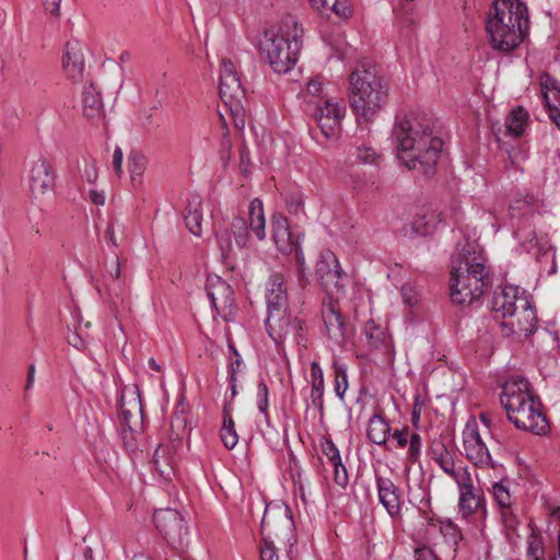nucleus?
<instances>
[{
  "instance_id": "nucleus-48",
  "label": "nucleus",
  "mask_w": 560,
  "mask_h": 560,
  "mask_svg": "<svg viewBox=\"0 0 560 560\" xmlns=\"http://www.w3.org/2000/svg\"><path fill=\"white\" fill-rule=\"evenodd\" d=\"M492 492L500 510L512 506L511 494L502 482H495L492 487Z\"/></svg>"
},
{
  "instance_id": "nucleus-30",
  "label": "nucleus",
  "mask_w": 560,
  "mask_h": 560,
  "mask_svg": "<svg viewBox=\"0 0 560 560\" xmlns=\"http://www.w3.org/2000/svg\"><path fill=\"white\" fill-rule=\"evenodd\" d=\"M119 408L122 418V429H131V418L135 416V412L142 411L139 393L137 390L130 392L128 399V395L122 392L119 400Z\"/></svg>"
},
{
  "instance_id": "nucleus-14",
  "label": "nucleus",
  "mask_w": 560,
  "mask_h": 560,
  "mask_svg": "<svg viewBox=\"0 0 560 560\" xmlns=\"http://www.w3.org/2000/svg\"><path fill=\"white\" fill-rule=\"evenodd\" d=\"M536 308L529 298L521 299L520 305L503 318L502 325L510 328L512 334L529 336L536 329Z\"/></svg>"
},
{
  "instance_id": "nucleus-33",
  "label": "nucleus",
  "mask_w": 560,
  "mask_h": 560,
  "mask_svg": "<svg viewBox=\"0 0 560 560\" xmlns=\"http://www.w3.org/2000/svg\"><path fill=\"white\" fill-rule=\"evenodd\" d=\"M390 433V427L385 418L378 413L373 415L366 428L368 439L377 445H383L386 443Z\"/></svg>"
},
{
  "instance_id": "nucleus-7",
  "label": "nucleus",
  "mask_w": 560,
  "mask_h": 560,
  "mask_svg": "<svg viewBox=\"0 0 560 560\" xmlns=\"http://www.w3.org/2000/svg\"><path fill=\"white\" fill-rule=\"evenodd\" d=\"M265 324L268 335L277 345H281L291 337L295 343L306 347L305 322L293 317L288 310L268 314Z\"/></svg>"
},
{
  "instance_id": "nucleus-3",
  "label": "nucleus",
  "mask_w": 560,
  "mask_h": 560,
  "mask_svg": "<svg viewBox=\"0 0 560 560\" xmlns=\"http://www.w3.org/2000/svg\"><path fill=\"white\" fill-rule=\"evenodd\" d=\"M529 31L527 7L520 0H493L486 19V32L491 47L511 52L526 38Z\"/></svg>"
},
{
  "instance_id": "nucleus-31",
  "label": "nucleus",
  "mask_w": 560,
  "mask_h": 560,
  "mask_svg": "<svg viewBox=\"0 0 560 560\" xmlns=\"http://www.w3.org/2000/svg\"><path fill=\"white\" fill-rule=\"evenodd\" d=\"M188 432L185 407L183 404H179L170 423V440L173 444V448L182 444L183 439Z\"/></svg>"
},
{
  "instance_id": "nucleus-42",
  "label": "nucleus",
  "mask_w": 560,
  "mask_h": 560,
  "mask_svg": "<svg viewBox=\"0 0 560 560\" xmlns=\"http://www.w3.org/2000/svg\"><path fill=\"white\" fill-rule=\"evenodd\" d=\"M501 521L505 530V535L509 540H512L514 537H518L517 528L520 525V521L517 515L514 513L512 506L508 509L500 510Z\"/></svg>"
},
{
  "instance_id": "nucleus-59",
  "label": "nucleus",
  "mask_w": 560,
  "mask_h": 560,
  "mask_svg": "<svg viewBox=\"0 0 560 560\" xmlns=\"http://www.w3.org/2000/svg\"><path fill=\"white\" fill-rule=\"evenodd\" d=\"M303 206L304 203L301 195L293 194L287 199V209L292 214H298L302 211Z\"/></svg>"
},
{
  "instance_id": "nucleus-46",
  "label": "nucleus",
  "mask_w": 560,
  "mask_h": 560,
  "mask_svg": "<svg viewBox=\"0 0 560 560\" xmlns=\"http://www.w3.org/2000/svg\"><path fill=\"white\" fill-rule=\"evenodd\" d=\"M319 445H320L322 453L327 457V459L329 460V463L331 465L340 464L341 456H340L339 450L337 448L335 443L331 441V439H329L327 436H322Z\"/></svg>"
},
{
  "instance_id": "nucleus-25",
  "label": "nucleus",
  "mask_w": 560,
  "mask_h": 560,
  "mask_svg": "<svg viewBox=\"0 0 560 560\" xmlns=\"http://www.w3.org/2000/svg\"><path fill=\"white\" fill-rule=\"evenodd\" d=\"M82 110L86 119L98 122L104 118V104L101 92L90 83L82 92Z\"/></svg>"
},
{
  "instance_id": "nucleus-26",
  "label": "nucleus",
  "mask_w": 560,
  "mask_h": 560,
  "mask_svg": "<svg viewBox=\"0 0 560 560\" xmlns=\"http://www.w3.org/2000/svg\"><path fill=\"white\" fill-rule=\"evenodd\" d=\"M541 88L544 104L549 118L560 129V82L551 77H547V81L542 83Z\"/></svg>"
},
{
  "instance_id": "nucleus-35",
  "label": "nucleus",
  "mask_w": 560,
  "mask_h": 560,
  "mask_svg": "<svg viewBox=\"0 0 560 560\" xmlns=\"http://www.w3.org/2000/svg\"><path fill=\"white\" fill-rule=\"evenodd\" d=\"M331 368L334 370V392L341 400L345 398L346 390L348 389V375L347 365L334 360Z\"/></svg>"
},
{
  "instance_id": "nucleus-36",
  "label": "nucleus",
  "mask_w": 560,
  "mask_h": 560,
  "mask_svg": "<svg viewBox=\"0 0 560 560\" xmlns=\"http://www.w3.org/2000/svg\"><path fill=\"white\" fill-rule=\"evenodd\" d=\"M342 118L343 117H339L337 115L329 117L323 115L314 116V119L316 120L317 126L325 139H330L338 133Z\"/></svg>"
},
{
  "instance_id": "nucleus-1",
  "label": "nucleus",
  "mask_w": 560,
  "mask_h": 560,
  "mask_svg": "<svg viewBox=\"0 0 560 560\" xmlns=\"http://www.w3.org/2000/svg\"><path fill=\"white\" fill-rule=\"evenodd\" d=\"M398 159L409 170L430 177L441 156L443 141L433 133V119L420 112H410L399 119L393 130Z\"/></svg>"
},
{
  "instance_id": "nucleus-6",
  "label": "nucleus",
  "mask_w": 560,
  "mask_h": 560,
  "mask_svg": "<svg viewBox=\"0 0 560 560\" xmlns=\"http://www.w3.org/2000/svg\"><path fill=\"white\" fill-rule=\"evenodd\" d=\"M302 34L303 28L298 25V22L291 15L282 19L277 33H265L261 51L266 54L275 72L287 73L294 67L302 47Z\"/></svg>"
},
{
  "instance_id": "nucleus-22",
  "label": "nucleus",
  "mask_w": 560,
  "mask_h": 560,
  "mask_svg": "<svg viewBox=\"0 0 560 560\" xmlns=\"http://www.w3.org/2000/svg\"><path fill=\"white\" fill-rule=\"evenodd\" d=\"M441 222V213L423 210L422 213L416 215L410 224L404 226V232L409 236H427L432 234Z\"/></svg>"
},
{
  "instance_id": "nucleus-37",
  "label": "nucleus",
  "mask_w": 560,
  "mask_h": 560,
  "mask_svg": "<svg viewBox=\"0 0 560 560\" xmlns=\"http://www.w3.org/2000/svg\"><path fill=\"white\" fill-rule=\"evenodd\" d=\"M440 530L445 541L454 548V552L457 551L458 544L463 540V534L460 528L451 520L440 522Z\"/></svg>"
},
{
  "instance_id": "nucleus-54",
  "label": "nucleus",
  "mask_w": 560,
  "mask_h": 560,
  "mask_svg": "<svg viewBox=\"0 0 560 560\" xmlns=\"http://www.w3.org/2000/svg\"><path fill=\"white\" fill-rule=\"evenodd\" d=\"M221 440L228 450H232L238 442L235 429H221Z\"/></svg>"
},
{
  "instance_id": "nucleus-58",
  "label": "nucleus",
  "mask_w": 560,
  "mask_h": 560,
  "mask_svg": "<svg viewBox=\"0 0 560 560\" xmlns=\"http://www.w3.org/2000/svg\"><path fill=\"white\" fill-rule=\"evenodd\" d=\"M116 225H118L119 228H122V224H118L117 221H110L108 223V226H107V229L105 231V234H104L105 242L108 245H112L113 247H118L119 246L118 240H117L116 234H115Z\"/></svg>"
},
{
  "instance_id": "nucleus-64",
  "label": "nucleus",
  "mask_w": 560,
  "mask_h": 560,
  "mask_svg": "<svg viewBox=\"0 0 560 560\" xmlns=\"http://www.w3.org/2000/svg\"><path fill=\"white\" fill-rule=\"evenodd\" d=\"M415 558L416 560H440L435 552L427 546L417 548L415 551Z\"/></svg>"
},
{
  "instance_id": "nucleus-10",
  "label": "nucleus",
  "mask_w": 560,
  "mask_h": 560,
  "mask_svg": "<svg viewBox=\"0 0 560 560\" xmlns=\"http://www.w3.org/2000/svg\"><path fill=\"white\" fill-rule=\"evenodd\" d=\"M219 93L223 103L229 106L232 115H237L242 112V100L245 98V89L242 86L235 65L229 59L222 60Z\"/></svg>"
},
{
  "instance_id": "nucleus-24",
  "label": "nucleus",
  "mask_w": 560,
  "mask_h": 560,
  "mask_svg": "<svg viewBox=\"0 0 560 560\" xmlns=\"http://www.w3.org/2000/svg\"><path fill=\"white\" fill-rule=\"evenodd\" d=\"M527 121V112L522 106H518L510 112L503 126L493 127V133L499 141L502 135L518 138L523 135Z\"/></svg>"
},
{
  "instance_id": "nucleus-34",
  "label": "nucleus",
  "mask_w": 560,
  "mask_h": 560,
  "mask_svg": "<svg viewBox=\"0 0 560 560\" xmlns=\"http://www.w3.org/2000/svg\"><path fill=\"white\" fill-rule=\"evenodd\" d=\"M258 505H265L264 515L260 523V533L262 535L264 545L260 547V559L261 560H278V555L273 544L266 539L265 532L269 526L268 515L270 513V504L265 503L264 500H258Z\"/></svg>"
},
{
  "instance_id": "nucleus-5",
  "label": "nucleus",
  "mask_w": 560,
  "mask_h": 560,
  "mask_svg": "<svg viewBox=\"0 0 560 560\" xmlns=\"http://www.w3.org/2000/svg\"><path fill=\"white\" fill-rule=\"evenodd\" d=\"M349 103L357 119L371 121L386 104L388 85L373 66L355 68L349 78Z\"/></svg>"
},
{
  "instance_id": "nucleus-20",
  "label": "nucleus",
  "mask_w": 560,
  "mask_h": 560,
  "mask_svg": "<svg viewBox=\"0 0 560 560\" xmlns=\"http://www.w3.org/2000/svg\"><path fill=\"white\" fill-rule=\"evenodd\" d=\"M62 67L67 78L73 83H78L83 80L84 57L82 48L78 42H67L62 57Z\"/></svg>"
},
{
  "instance_id": "nucleus-47",
  "label": "nucleus",
  "mask_w": 560,
  "mask_h": 560,
  "mask_svg": "<svg viewBox=\"0 0 560 560\" xmlns=\"http://www.w3.org/2000/svg\"><path fill=\"white\" fill-rule=\"evenodd\" d=\"M407 445H409L407 451V460L411 464L419 463L422 448L421 436L418 433H411Z\"/></svg>"
},
{
  "instance_id": "nucleus-4",
  "label": "nucleus",
  "mask_w": 560,
  "mask_h": 560,
  "mask_svg": "<svg viewBox=\"0 0 560 560\" xmlns=\"http://www.w3.org/2000/svg\"><path fill=\"white\" fill-rule=\"evenodd\" d=\"M500 402L515 428L537 435L548 432L549 424L541 402L526 378L513 376L508 380L502 386Z\"/></svg>"
},
{
  "instance_id": "nucleus-41",
  "label": "nucleus",
  "mask_w": 560,
  "mask_h": 560,
  "mask_svg": "<svg viewBox=\"0 0 560 560\" xmlns=\"http://www.w3.org/2000/svg\"><path fill=\"white\" fill-rule=\"evenodd\" d=\"M451 477L457 485L458 491L471 490L476 487L474 486V479L467 466H460L456 468V465L453 467V472L446 474Z\"/></svg>"
},
{
  "instance_id": "nucleus-9",
  "label": "nucleus",
  "mask_w": 560,
  "mask_h": 560,
  "mask_svg": "<svg viewBox=\"0 0 560 560\" xmlns=\"http://www.w3.org/2000/svg\"><path fill=\"white\" fill-rule=\"evenodd\" d=\"M265 224L262 201L256 198L252 200L248 206V222L242 217H236L231 223V233L234 236L236 245L242 248L248 245L249 231H252L259 241L265 240Z\"/></svg>"
},
{
  "instance_id": "nucleus-21",
  "label": "nucleus",
  "mask_w": 560,
  "mask_h": 560,
  "mask_svg": "<svg viewBox=\"0 0 560 560\" xmlns=\"http://www.w3.org/2000/svg\"><path fill=\"white\" fill-rule=\"evenodd\" d=\"M458 511L465 518H469L471 516L485 518L487 515V508L482 489L475 488L459 492Z\"/></svg>"
},
{
  "instance_id": "nucleus-63",
  "label": "nucleus",
  "mask_w": 560,
  "mask_h": 560,
  "mask_svg": "<svg viewBox=\"0 0 560 560\" xmlns=\"http://www.w3.org/2000/svg\"><path fill=\"white\" fill-rule=\"evenodd\" d=\"M106 273L114 280L118 281L121 278V264L119 257L116 256L114 262L105 266Z\"/></svg>"
},
{
  "instance_id": "nucleus-62",
  "label": "nucleus",
  "mask_w": 560,
  "mask_h": 560,
  "mask_svg": "<svg viewBox=\"0 0 560 560\" xmlns=\"http://www.w3.org/2000/svg\"><path fill=\"white\" fill-rule=\"evenodd\" d=\"M410 430L408 427H405L401 430H395L392 434L393 439L396 440L397 446L404 448L407 446L408 441L410 439Z\"/></svg>"
},
{
  "instance_id": "nucleus-57",
  "label": "nucleus",
  "mask_w": 560,
  "mask_h": 560,
  "mask_svg": "<svg viewBox=\"0 0 560 560\" xmlns=\"http://www.w3.org/2000/svg\"><path fill=\"white\" fill-rule=\"evenodd\" d=\"M168 454H170V448L165 447L163 445H159L154 452V455H153L154 464L156 466V469L161 470L162 474H164V471L162 470L161 459H163V462H165V464L168 465Z\"/></svg>"
},
{
  "instance_id": "nucleus-13",
  "label": "nucleus",
  "mask_w": 560,
  "mask_h": 560,
  "mask_svg": "<svg viewBox=\"0 0 560 560\" xmlns=\"http://www.w3.org/2000/svg\"><path fill=\"white\" fill-rule=\"evenodd\" d=\"M322 318L327 336L337 345H342L352 335V329L346 324L337 302L330 298L323 301Z\"/></svg>"
},
{
  "instance_id": "nucleus-2",
  "label": "nucleus",
  "mask_w": 560,
  "mask_h": 560,
  "mask_svg": "<svg viewBox=\"0 0 560 560\" xmlns=\"http://www.w3.org/2000/svg\"><path fill=\"white\" fill-rule=\"evenodd\" d=\"M483 249L472 242L458 244L452 255L450 295L454 304L469 306L491 285Z\"/></svg>"
},
{
  "instance_id": "nucleus-23",
  "label": "nucleus",
  "mask_w": 560,
  "mask_h": 560,
  "mask_svg": "<svg viewBox=\"0 0 560 560\" xmlns=\"http://www.w3.org/2000/svg\"><path fill=\"white\" fill-rule=\"evenodd\" d=\"M272 240L279 252L292 255V245L299 240L294 237L289 228L287 218L281 214L273 215L271 220Z\"/></svg>"
},
{
  "instance_id": "nucleus-18",
  "label": "nucleus",
  "mask_w": 560,
  "mask_h": 560,
  "mask_svg": "<svg viewBox=\"0 0 560 560\" xmlns=\"http://www.w3.org/2000/svg\"><path fill=\"white\" fill-rule=\"evenodd\" d=\"M527 298L524 290L521 291L518 287L508 284L493 292L490 307L497 318L501 317L503 319L516 310L521 299Z\"/></svg>"
},
{
  "instance_id": "nucleus-39",
  "label": "nucleus",
  "mask_w": 560,
  "mask_h": 560,
  "mask_svg": "<svg viewBox=\"0 0 560 560\" xmlns=\"http://www.w3.org/2000/svg\"><path fill=\"white\" fill-rule=\"evenodd\" d=\"M350 159L352 163L375 164L380 155L371 145L362 143L355 145L354 150L350 152Z\"/></svg>"
},
{
  "instance_id": "nucleus-27",
  "label": "nucleus",
  "mask_w": 560,
  "mask_h": 560,
  "mask_svg": "<svg viewBox=\"0 0 560 560\" xmlns=\"http://www.w3.org/2000/svg\"><path fill=\"white\" fill-rule=\"evenodd\" d=\"M311 400L314 407L319 411V415L324 413V392H325V380L324 372L319 363L313 361L311 363Z\"/></svg>"
},
{
  "instance_id": "nucleus-17",
  "label": "nucleus",
  "mask_w": 560,
  "mask_h": 560,
  "mask_svg": "<svg viewBox=\"0 0 560 560\" xmlns=\"http://www.w3.org/2000/svg\"><path fill=\"white\" fill-rule=\"evenodd\" d=\"M56 170L45 158L35 161L30 170V189L33 195L42 196L52 190L56 185Z\"/></svg>"
},
{
  "instance_id": "nucleus-60",
  "label": "nucleus",
  "mask_w": 560,
  "mask_h": 560,
  "mask_svg": "<svg viewBox=\"0 0 560 560\" xmlns=\"http://www.w3.org/2000/svg\"><path fill=\"white\" fill-rule=\"evenodd\" d=\"M400 293L405 304L413 306L417 303V292L410 284H404L400 289Z\"/></svg>"
},
{
  "instance_id": "nucleus-53",
  "label": "nucleus",
  "mask_w": 560,
  "mask_h": 560,
  "mask_svg": "<svg viewBox=\"0 0 560 560\" xmlns=\"http://www.w3.org/2000/svg\"><path fill=\"white\" fill-rule=\"evenodd\" d=\"M44 12L58 20L60 18V3L61 0H40Z\"/></svg>"
},
{
  "instance_id": "nucleus-11",
  "label": "nucleus",
  "mask_w": 560,
  "mask_h": 560,
  "mask_svg": "<svg viewBox=\"0 0 560 560\" xmlns=\"http://www.w3.org/2000/svg\"><path fill=\"white\" fill-rule=\"evenodd\" d=\"M206 291L212 307L224 320H229L235 315L234 291L225 280L219 276H209Z\"/></svg>"
},
{
  "instance_id": "nucleus-50",
  "label": "nucleus",
  "mask_w": 560,
  "mask_h": 560,
  "mask_svg": "<svg viewBox=\"0 0 560 560\" xmlns=\"http://www.w3.org/2000/svg\"><path fill=\"white\" fill-rule=\"evenodd\" d=\"M332 467H334V481L336 482V485H338L342 489H346V487L349 483V475H348L347 468L342 464V460L338 465L334 464Z\"/></svg>"
},
{
  "instance_id": "nucleus-29",
  "label": "nucleus",
  "mask_w": 560,
  "mask_h": 560,
  "mask_svg": "<svg viewBox=\"0 0 560 560\" xmlns=\"http://www.w3.org/2000/svg\"><path fill=\"white\" fill-rule=\"evenodd\" d=\"M184 221L189 232L196 236H200L202 233V211H201V198L199 196H192L188 200L184 212Z\"/></svg>"
},
{
  "instance_id": "nucleus-45",
  "label": "nucleus",
  "mask_w": 560,
  "mask_h": 560,
  "mask_svg": "<svg viewBox=\"0 0 560 560\" xmlns=\"http://www.w3.org/2000/svg\"><path fill=\"white\" fill-rule=\"evenodd\" d=\"M527 557L529 560H545V548L542 538L532 534L528 539Z\"/></svg>"
},
{
  "instance_id": "nucleus-44",
  "label": "nucleus",
  "mask_w": 560,
  "mask_h": 560,
  "mask_svg": "<svg viewBox=\"0 0 560 560\" xmlns=\"http://www.w3.org/2000/svg\"><path fill=\"white\" fill-rule=\"evenodd\" d=\"M346 114V107L343 105H340L337 102H331L330 100H325L323 102H319L315 108L314 116L315 115H323V116H334L337 115L339 117H343Z\"/></svg>"
},
{
  "instance_id": "nucleus-51",
  "label": "nucleus",
  "mask_w": 560,
  "mask_h": 560,
  "mask_svg": "<svg viewBox=\"0 0 560 560\" xmlns=\"http://www.w3.org/2000/svg\"><path fill=\"white\" fill-rule=\"evenodd\" d=\"M14 59V51L10 43L0 42V65L2 68H8Z\"/></svg>"
},
{
  "instance_id": "nucleus-55",
  "label": "nucleus",
  "mask_w": 560,
  "mask_h": 560,
  "mask_svg": "<svg viewBox=\"0 0 560 560\" xmlns=\"http://www.w3.org/2000/svg\"><path fill=\"white\" fill-rule=\"evenodd\" d=\"M292 254L294 255L299 276L302 277L304 273L305 257L299 240L292 245Z\"/></svg>"
},
{
  "instance_id": "nucleus-38",
  "label": "nucleus",
  "mask_w": 560,
  "mask_h": 560,
  "mask_svg": "<svg viewBox=\"0 0 560 560\" xmlns=\"http://www.w3.org/2000/svg\"><path fill=\"white\" fill-rule=\"evenodd\" d=\"M364 335L369 345L374 349H378L385 345L386 332L373 319H370L365 323Z\"/></svg>"
},
{
  "instance_id": "nucleus-8",
  "label": "nucleus",
  "mask_w": 560,
  "mask_h": 560,
  "mask_svg": "<svg viewBox=\"0 0 560 560\" xmlns=\"http://www.w3.org/2000/svg\"><path fill=\"white\" fill-rule=\"evenodd\" d=\"M153 522L156 529L173 549L184 551L188 547V527L177 510L163 509L155 511Z\"/></svg>"
},
{
  "instance_id": "nucleus-56",
  "label": "nucleus",
  "mask_w": 560,
  "mask_h": 560,
  "mask_svg": "<svg viewBox=\"0 0 560 560\" xmlns=\"http://www.w3.org/2000/svg\"><path fill=\"white\" fill-rule=\"evenodd\" d=\"M218 244L223 258H228L232 249V242L228 232L217 234Z\"/></svg>"
},
{
  "instance_id": "nucleus-40",
  "label": "nucleus",
  "mask_w": 560,
  "mask_h": 560,
  "mask_svg": "<svg viewBox=\"0 0 560 560\" xmlns=\"http://www.w3.org/2000/svg\"><path fill=\"white\" fill-rule=\"evenodd\" d=\"M256 405L259 412L264 416L265 422L268 427H271L270 415H269V388L264 380H260L257 384L256 392Z\"/></svg>"
},
{
  "instance_id": "nucleus-43",
  "label": "nucleus",
  "mask_w": 560,
  "mask_h": 560,
  "mask_svg": "<svg viewBox=\"0 0 560 560\" xmlns=\"http://www.w3.org/2000/svg\"><path fill=\"white\" fill-rule=\"evenodd\" d=\"M128 168L132 180L141 177L147 168V158L138 152L131 151L127 158Z\"/></svg>"
},
{
  "instance_id": "nucleus-28",
  "label": "nucleus",
  "mask_w": 560,
  "mask_h": 560,
  "mask_svg": "<svg viewBox=\"0 0 560 560\" xmlns=\"http://www.w3.org/2000/svg\"><path fill=\"white\" fill-rule=\"evenodd\" d=\"M429 457L445 472H453L455 459L443 441L433 440L428 448Z\"/></svg>"
},
{
  "instance_id": "nucleus-49",
  "label": "nucleus",
  "mask_w": 560,
  "mask_h": 560,
  "mask_svg": "<svg viewBox=\"0 0 560 560\" xmlns=\"http://www.w3.org/2000/svg\"><path fill=\"white\" fill-rule=\"evenodd\" d=\"M221 143H220V159L223 164H228L231 159L232 143L229 137V129L225 121H222L221 126Z\"/></svg>"
},
{
  "instance_id": "nucleus-61",
  "label": "nucleus",
  "mask_w": 560,
  "mask_h": 560,
  "mask_svg": "<svg viewBox=\"0 0 560 560\" xmlns=\"http://www.w3.org/2000/svg\"><path fill=\"white\" fill-rule=\"evenodd\" d=\"M82 178L93 184L97 179V168L94 161H85Z\"/></svg>"
},
{
  "instance_id": "nucleus-15",
  "label": "nucleus",
  "mask_w": 560,
  "mask_h": 560,
  "mask_svg": "<svg viewBox=\"0 0 560 560\" xmlns=\"http://www.w3.org/2000/svg\"><path fill=\"white\" fill-rule=\"evenodd\" d=\"M341 275L342 271L335 254L328 249L320 252L315 266V276L323 289L325 291L342 289V284L339 282Z\"/></svg>"
},
{
  "instance_id": "nucleus-12",
  "label": "nucleus",
  "mask_w": 560,
  "mask_h": 560,
  "mask_svg": "<svg viewBox=\"0 0 560 560\" xmlns=\"http://www.w3.org/2000/svg\"><path fill=\"white\" fill-rule=\"evenodd\" d=\"M463 443L467 459L475 466L493 467L491 455L480 436L475 419L467 421L463 431Z\"/></svg>"
},
{
  "instance_id": "nucleus-32",
  "label": "nucleus",
  "mask_w": 560,
  "mask_h": 560,
  "mask_svg": "<svg viewBox=\"0 0 560 560\" xmlns=\"http://www.w3.org/2000/svg\"><path fill=\"white\" fill-rule=\"evenodd\" d=\"M311 5L322 14L334 13L341 19H348L352 14L349 0H308Z\"/></svg>"
},
{
  "instance_id": "nucleus-16",
  "label": "nucleus",
  "mask_w": 560,
  "mask_h": 560,
  "mask_svg": "<svg viewBox=\"0 0 560 560\" xmlns=\"http://www.w3.org/2000/svg\"><path fill=\"white\" fill-rule=\"evenodd\" d=\"M266 304L268 314L284 312L289 306L287 276L272 272L266 283Z\"/></svg>"
},
{
  "instance_id": "nucleus-52",
  "label": "nucleus",
  "mask_w": 560,
  "mask_h": 560,
  "mask_svg": "<svg viewBox=\"0 0 560 560\" xmlns=\"http://www.w3.org/2000/svg\"><path fill=\"white\" fill-rule=\"evenodd\" d=\"M121 439H122L124 446L128 452L135 453L138 451L136 431L133 430V428L122 429Z\"/></svg>"
},
{
  "instance_id": "nucleus-19",
  "label": "nucleus",
  "mask_w": 560,
  "mask_h": 560,
  "mask_svg": "<svg viewBox=\"0 0 560 560\" xmlns=\"http://www.w3.org/2000/svg\"><path fill=\"white\" fill-rule=\"evenodd\" d=\"M380 503L392 517L401 514L402 493L390 478L376 475L375 477Z\"/></svg>"
}]
</instances>
